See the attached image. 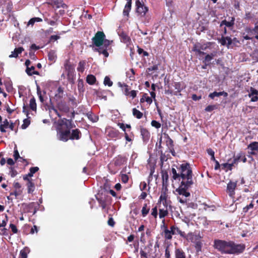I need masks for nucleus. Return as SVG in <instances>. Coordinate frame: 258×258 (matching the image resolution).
<instances>
[{
    "mask_svg": "<svg viewBox=\"0 0 258 258\" xmlns=\"http://www.w3.org/2000/svg\"><path fill=\"white\" fill-rule=\"evenodd\" d=\"M176 168L179 172V180L181 178L182 181L176 191L180 195L188 197L190 193L187 190L194 184L193 174L190 165L188 163H183L179 164Z\"/></svg>",
    "mask_w": 258,
    "mask_h": 258,
    "instance_id": "obj_1",
    "label": "nucleus"
},
{
    "mask_svg": "<svg viewBox=\"0 0 258 258\" xmlns=\"http://www.w3.org/2000/svg\"><path fill=\"white\" fill-rule=\"evenodd\" d=\"M214 247L222 253L237 254L241 253L245 246L243 244H236L232 241L215 239Z\"/></svg>",
    "mask_w": 258,
    "mask_h": 258,
    "instance_id": "obj_2",
    "label": "nucleus"
},
{
    "mask_svg": "<svg viewBox=\"0 0 258 258\" xmlns=\"http://www.w3.org/2000/svg\"><path fill=\"white\" fill-rule=\"evenodd\" d=\"M73 127H57V138L62 141L67 142L70 140L71 130Z\"/></svg>",
    "mask_w": 258,
    "mask_h": 258,
    "instance_id": "obj_3",
    "label": "nucleus"
},
{
    "mask_svg": "<svg viewBox=\"0 0 258 258\" xmlns=\"http://www.w3.org/2000/svg\"><path fill=\"white\" fill-rule=\"evenodd\" d=\"M105 35L103 32L98 31L92 38L93 44L97 47L102 45Z\"/></svg>",
    "mask_w": 258,
    "mask_h": 258,
    "instance_id": "obj_4",
    "label": "nucleus"
},
{
    "mask_svg": "<svg viewBox=\"0 0 258 258\" xmlns=\"http://www.w3.org/2000/svg\"><path fill=\"white\" fill-rule=\"evenodd\" d=\"M136 12L141 16H144L148 11V8L140 0L136 1Z\"/></svg>",
    "mask_w": 258,
    "mask_h": 258,
    "instance_id": "obj_5",
    "label": "nucleus"
},
{
    "mask_svg": "<svg viewBox=\"0 0 258 258\" xmlns=\"http://www.w3.org/2000/svg\"><path fill=\"white\" fill-rule=\"evenodd\" d=\"M74 127L75 125L73 123L72 119H67L66 118H63L58 120V125L57 127Z\"/></svg>",
    "mask_w": 258,
    "mask_h": 258,
    "instance_id": "obj_6",
    "label": "nucleus"
},
{
    "mask_svg": "<svg viewBox=\"0 0 258 258\" xmlns=\"http://www.w3.org/2000/svg\"><path fill=\"white\" fill-rule=\"evenodd\" d=\"M58 110L63 113H68L70 111V107L64 101H59L56 103Z\"/></svg>",
    "mask_w": 258,
    "mask_h": 258,
    "instance_id": "obj_7",
    "label": "nucleus"
},
{
    "mask_svg": "<svg viewBox=\"0 0 258 258\" xmlns=\"http://www.w3.org/2000/svg\"><path fill=\"white\" fill-rule=\"evenodd\" d=\"M237 185L236 182L230 181L227 186V190L230 197H232L235 194V189Z\"/></svg>",
    "mask_w": 258,
    "mask_h": 258,
    "instance_id": "obj_8",
    "label": "nucleus"
},
{
    "mask_svg": "<svg viewBox=\"0 0 258 258\" xmlns=\"http://www.w3.org/2000/svg\"><path fill=\"white\" fill-rule=\"evenodd\" d=\"M63 96V89L62 87H59L57 90V93L55 94L54 99L56 103L63 101L62 98Z\"/></svg>",
    "mask_w": 258,
    "mask_h": 258,
    "instance_id": "obj_9",
    "label": "nucleus"
},
{
    "mask_svg": "<svg viewBox=\"0 0 258 258\" xmlns=\"http://www.w3.org/2000/svg\"><path fill=\"white\" fill-rule=\"evenodd\" d=\"M82 134L79 129L73 130L70 133V140H79Z\"/></svg>",
    "mask_w": 258,
    "mask_h": 258,
    "instance_id": "obj_10",
    "label": "nucleus"
},
{
    "mask_svg": "<svg viewBox=\"0 0 258 258\" xmlns=\"http://www.w3.org/2000/svg\"><path fill=\"white\" fill-rule=\"evenodd\" d=\"M242 155L240 154L239 156L237 157V158H234L232 162L231 163H223L221 165V166L223 167V168H227L228 170H231L232 166L235 164H236L238 162V160H239L240 157Z\"/></svg>",
    "mask_w": 258,
    "mask_h": 258,
    "instance_id": "obj_11",
    "label": "nucleus"
},
{
    "mask_svg": "<svg viewBox=\"0 0 258 258\" xmlns=\"http://www.w3.org/2000/svg\"><path fill=\"white\" fill-rule=\"evenodd\" d=\"M50 4L53 7H55L56 8L62 7L66 8L67 7V5L63 3L62 0H51Z\"/></svg>",
    "mask_w": 258,
    "mask_h": 258,
    "instance_id": "obj_12",
    "label": "nucleus"
},
{
    "mask_svg": "<svg viewBox=\"0 0 258 258\" xmlns=\"http://www.w3.org/2000/svg\"><path fill=\"white\" fill-rule=\"evenodd\" d=\"M126 162V158L125 157L122 156H118L116 157L114 159V164L116 166H121Z\"/></svg>",
    "mask_w": 258,
    "mask_h": 258,
    "instance_id": "obj_13",
    "label": "nucleus"
},
{
    "mask_svg": "<svg viewBox=\"0 0 258 258\" xmlns=\"http://www.w3.org/2000/svg\"><path fill=\"white\" fill-rule=\"evenodd\" d=\"M140 132L143 140L144 141H148L150 137L149 132L146 128L141 127L140 129Z\"/></svg>",
    "mask_w": 258,
    "mask_h": 258,
    "instance_id": "obj_14",
    "label": "nucleus"
},
{
    "mask_svg": "<svg viewBox=\"0 0 258 258\" xmlns=\"http://www.w3.org/2000/svg\"><path fill=\"white\" fill-rule=\"evenodd\" d=\"M211 44V42H207L204 44L197 43L195 44L194 47H196L197 48H199L200 50H206L210 47Z\"/></svg>",
    "mask_w": 258,
    "mask_h": 258,
    "instance_id": "obj_15",
    "label": "nucleus"
},
{
    "mask_svg": "<svg viewBox=\"0 0 258 258\" xmlns=\"http://www.w3.org/2000/svg\"><path fill=\"white\" fill-rule=\"evenodd\" d=\"M176 166L177 165H173L171 168V172L173 174L172 178L174 180H179V172L178 171Z\"/></svg>",
    "mask_w": 258,
    "mask_h": 258,
    "instance_id": "obj_16",
    "label": "nucleus"
},
{
    "mask_svg": "<svg viewBox=\"0 0 258 258\" xmlns=\"http://www.w3.org/2000/svg\"><path fill=\"white\" fill-rule=\"evenodd\" d=\"M230 18L231 20L230 21H227L226 20H223L220 24V27L222 26L223 25H225L228 27H232L234 24L235 18L232 17Z\"/></svg>",
    "mask_w": 258,
    "mask_h": 258,
    "instance_id": "obj_17",
    "label": "nucleus"
},
{
    "mask_svg": "<svg viewBox=\"0 0 258 258\" xmlns=\"http://www.w3.org/2000/svg\"><path fill=\"white\" fill-rule=\"evenodd\" d=\"M222 95H223L224 97H227L228 96V93L224 91L220 92L215 91L212 93H210L209 95V97L211 99H214L215 97H219Z\"/></svg>",
    "mask_w": 258,
    "mask_h": 258,
    "instance_id": "obj_18",
    "label": "nucleus"
},
{
    "mask_svg": "<svg viewBox=\"0 0 258 258\" xmlns=\"http://www.w3.org/2000/svg\"><path fill=\"white\" fill-rule=\"evenodd\" d=\"M24 50L23 47H20L16 48L12 52L11 55H9V57H17L18 55L22 53V51Z\"/></svg>",
    "mask_w": 258,
    "mask_h": 258,
    "instance_id": "obj_19",
    "label": "nucleus"
},
{
    "mask_svg": "<svg viewBox=\"0 0 258 258\" xmlns=\"http://www.w3.org/2000/svg\"><path fill=\"white\" fill-rule=\"evenodd\" d=\"M172 234H176V232L173 231L172 230H169L166 228L164 230V236L165 239L170 240L172 238Z\"/></svg>",
    "mask_w": 258,
    "mask_h": 258,
    "instance_id": "obj_20",
    "label": "nucleus"
},
{
    "mask_svg": "<svg viewBox=\"0 0 258 258\" xmlns=\"http://www.w3.org/2000/svg\"><path fill=\"white\" fill-rule=\"evenodd\" d=\"M118 85L122 88V91L123 92L124 94L128 96L130 95V89L128 88V86L127 85L125 84H121L120 82L118 83Z\"/></svg>",
    "mask_w": 258,
    "mask_h": 258,
    "instance_id": "obj_21",
    "label": "nucleus"
},
{
    "mask_svg": "<svg viewBox=\"0 0 258 258\" xmlns=\"http://www.w3.org/2000/svg\"><path fill=\"white\" fill-rule=\"evenodd\" d=\"M132 7V2H127L126 4L123 11V15L124 16H128L129 15V12L131 11Z\"/></svg>",
    "mask_w": 258,
    "mask_h": 258,
    "instance_id": "obj_22",
    "label": "nucleus"
},
{
    "mask_svg": "<svg viewBox=\"0 0 258 258\" xmlns=\"http://www.w3.org/2000/svg\"><path fill=\"white\" fill-rule=\"evenodd\" d=\"M26 185L28 188V192L29 194L33 192L35 189V185L32 181L29 180V182H27Z\"/></svg>",
    "mask_w": 258,
    "mask_h": 258,
    "instance_id": "obj_23",
    "label": "nucleus"
},
{
    "mask_svg": "<svg viewBox=\"0 0 258 258\" xmlns=\"http://www.w3.org/2000/svg\"><path fill=\"white\" fill-rule=\"evenodd\" d=\"M96 78L92 75H89L86 78L87 82L90 85H93L96 82Z\"/></svg>",
    "mask_w": 258,
    "mask_h": 258,
    "instance_id": "obj_24",
    "label": "nucleus"
},
{
    "mask_svg": "<svg viewBox=\"0 0 258 258\" xmlns=\"http://www.w3.org/2000/svg\"><path fill=\"white\" fill-rule=\"evenodd\" d=\"M86 65V61L84 60L79 62L77 70L78 72L83 73L85 70V66Z\"/></svg>",
    "mask_w": 258,
    "mask_h": 258,
    "instance_id": "obj_25",
    "label": "nucleus"
},
{
    "mask_svg": "<svg viewBox=\"0 0 258 258\" xmlns=\"http://www.w3.org/2000/svg\"><path fill=\"white\" fill-rule=\"evenodd\" d=\"M30 250L27 247H25L20 251V258H27V253L29 252Z\"/></svg>",
    "mask_w": 258,
    "mask_h": 258,
    "instance_id": "obj_26",
    "label": "nucleus"
},
{
    "mask_svg": "<svg viewBox=\"0 0 258 258\" xmlns=\"http://www.w3.org/2000/svg\"><path fill=\"white\" fill-rule=\"evenodd\" d=\"M48 57L49 60L51 61H55L56 58L55 52L54 51L51 50L48 53Z\"/></svg>",
    "mask_w": 258,
    "mask_h": 258,
    "instance_id": "obj_27",
    "label": "nucleus"
},
{
    "mask_svg": "<svg viewBox=\"0 0 258 258\" xmlns=\"http://www.w3.org/2000/svg\"><path fill=\"white\" fill-rule=\"evenodd\" d=\"M175 258H185L184 252L179 249H177L175 250Z\"/></svg>",
    "mask_w": 258,
    "mask_h": 258,
    "instance_id": "obj_28",
    "label": "nucleus"
},
{
    "mask_svg": "<svg viewBox=\"0 0 258 258\" xmlns=\"http://www.w3.org/2000/svg\"><path fill=\"white\" fill-rule=\"evenodd\" d=\"M133 114L134 116L138 119L141 118L143 116V113L135 108L133 109Z\"/></svg>",
    "mask_w": 258,
    "mask_h": 258,
    "instance_id": "obj_29",
    "label": "nucleus"
},
{
    "mask_svg": "<svg viewBox=\"0 0 258 258\" xmlns=\"http://www.w3.org/2000/svg\"><path fill=\"white\" fill-rule=\"evenodd\" d=\"M119 135V132L117 130H110L108 133V136L112 138H116Z\"/></svg>",
    "mask_w": 258,
    "mask_h": 258,
    "instance_id": "obj_30",
    "label": "nucleus"
},
{
    "mask_svg": "<svg viewBox=\"0 0 258 258\" xmlns=\"http://www.w3.org/2000/svg\"><path fill=\"white\" fill-rule=\"evenodd\" d=\"M52 18L53 19V20H47L48 24L51 26L56 25H57V21L59 18L58 16H57V15H55Z\"/></svg>",
    "mask_w": 258,
    "mask_h": 258,
    "instance_id": "obj_31",
    "label": "nucleus"
},
{
    "mask_svg": "<svg viewBox=\"0 0 258 258\" xmlns=\"http://www.w3.org/2000/svg\"><path fill=\"white\" fill-rule=\"evenodd\" d=\"M248 148L250 149L251 150L258 151V142H252L248 145Z\"/></svg>",
    "mask_w": 258,
    "mask_h": 258,
    "instance_id": "obj_32",
    "label": "nucleus"
},
{
    "mask_svg": "<svg viewBox=\"0 0 258 258\" xmlns=\"http://www.w3.org/2000/svg\"><path fill=\"white\" fill-rule=\"evenodd\" d=\"M30 108L33 110H36V103L35 101V99L34 97L31 98L30 100V104H29Z\"/></svg>",
    "mask_w": 258,
    "mask_h": 258,
    "instance_id": "obj_33",
    "label": "nucleus"
},
{
    "mask_svg": "<svg viewBox=\"0 0 258 258\" xmlns=\"http://www.w3.org/2000/svg\"><path fill=\"white\" fill-rule=\"evenodd\" d=\"M150 210V208L147 207V205L146 204H144L142 209V214L143 217H145L148 214Z\"/></svg>",
    "mask_w": 258,
    "mask_h": 258,
    "instance_id": "obj_34",
    "label": "nucleus"
},
{
    "mask_svg": "<svg viewBox=\"0 0 258 258\" xmlns=\"http://www.w3.org/2000/svg\"><path fill=\"white\" fill-rule=\"evenodd\" d=\"M168 214V211L167 209H160L159 210V218L162 219L164 218Z\"/></svg>",
    "mask_w": 258,
    "mask_h": 258,
    "instance_id": "obj_35",
    "label": "nucleus"
},
{
    "mask_svg": "<svg viewBox=\"0 0 258 258\" xmlns=\"http://www.w3.org/2000/svg\"><path fill=\"white\" fill-rule=\"evenodd\" d=\"M104 84L106 86L107 85L109 87H111L112 84H113V83L110 80V78H109V77L108 76H106L104 78Z\"/></svg>",
    "mask_w": 258,
    "mask_h": 258,
    "instance_id": "obj_36",
    "label": "nucleus"
},
{
    "mask_svg": "<svg viewBox=\"0 0 258 258\" xmlns=\"http://www.w3.org/2000/svg\"><path fill=\"white\" fill-rule=\"evenodd\" d=\"M192 51H195L196 53V54L198 55L199 56H201L206 54L205 52L202 50H200L199 48H197L196 47H193Z\"/></svg>",
    "mask_w": 258,
    "mask_h": 258,
    "instance_id": "obj_37",
    "label": "nucleus"
},
{
    "mask_svg": "<svg viewBox=\"0 0 258 258\" xmlns=\"http://www.w3.org/2000/svg\"><path fill=\"white\" fill-rule=\"evenodd\" d=\"M217 108V107L216 105H209L206 107L205 110L207 112H211Z\"/></svg>",
    "mask_w": 258,
    "mask_h": 258,
    "instance_id": "obj_38",
    "label": "nucleus"
},
{
    "mask_svg": "<svg viewBox=\"0 0 258 258\" xmlns=\"http://www.w3.org/2000/svg\"><path fill=\"white\" fill-rule=\"evenodd\" d=\"M202 243L200 241L196 242L195 248L197 252L201 251Z\"/></svg>",
    "mask_w": 258,
    "mask_h": 258,
    "instance_id": "obj_39",
    "label": "nucleus"
},
{
    "mask_svg": "<svg viewBox=\"0 0 258 258\" xmlns=\"http://www.w3.org/2000/svg\"><path fill=\"white\" fill-rule=\"evenodd\" d=\"M137 51L139 54H141L142 53H143L144 56H148L149 55V53L148 52L144 51V49H143L141 48H140L139 47H138Z\"/></svg>",
    "mask_w": 258,
    "mask_h": 258,
    "instance_id": "obj_40",
    "label": "nucleus"
},
{
    "mask_svg": "<svg viewBox=\"0 0 258 258\" xmlns=\"http://www.w3.org/2000/svg\"><path fill=\"white\" fill-rule=\"evenodd\" d=\"M151 125L157 129L161 127L160 123L154 120L151 121Z\"/></svg>",
    "mask_w": 258,
    "mask_h": 258,
    "instance_id": "obj_41",
    "label": "nucleus"
},
{
    "mask_svg": "<svg viewBox=\"0 0 258 258\" xmlns=\"http://www.w3.org/2000/svg\"><path fill=\"white\" fill-rule=\"evenodd\" d=\"M213 58L211 57V56L209 55L208 54H207L205 57V59L204 60H203V63H210V61H211V60Z\"/></svg>",
    "mask_w": 258,
    "mask_h": 258,
    "instance_id": "obj_42",
    "label": "nucleus"
},
{
    "mask_svg": "<svg viewBox=\"0 0 258 258\" xmlns=\"http://www.w3.org/2000/svg\"><path fill=\"white\" fill-rule=\"evenodd\" d=\"M24 123L22 125V128L23 129L26 128L30 124V121L28 119H25L23 121Z\"/></svg>",
    "mask_w": 258,
    "mask_h": 258,
    "instance_id": "obj_43",
    "label": "nucleus"
},
{
    "mask_svg": "<svg viewBox=\"0 0 258 258\" xmlns=\"http://www.w3.org/2000/svg\"><path fill=\"white\" fill-rule=\"evenodd\" d=\"M162 180L163 184L165 182H167L168 180V174L167 172H165V173H163L162 174Z\"/></svg>",
    "mask_w": 258,
    "mask_h": 258,
    "instance_id": "obj_44",
    "label": "nucleus"
},
{
    "mask_svg": "<svg viewBox=\"0 0 258 258\" xmlns=\"http://www.w3.org/2000/svg\"><path fill=\"white\" fill-rule=\"evenodd\" d=\"M121 181L124 183L127 182L128 180V176L125 174H122L121 176Z\"/></svg>",
    "mask_w": 258,
    "mask_h": 258,
    "instance_id": "obj_45",
    "label": "nucleus"
},
{
    "mask_svg": "<svg viewBox=\"0 0 258 258\" xmlns=\"http://www.w3.org/2000/svg\"><path fill=\"white\" fill-rule=\"evenodd\" d=\"M111 42H112V41H109L104 38L102 45H103L106 48H107V47H108L110 45Z\"/></svg>",
    "mask_w": 258,
    "mask_h": 258,
    "instance_id": "obj_46",
    "label": "nucleus"
},
{
    "mask_svg": "<svg viewBox=\"0 0 258 258\" xmlns=\"http://www.w3.org/2000/svg\"><path fill=\"white\" fill-rule=\"evenodd\" d=\"M21 193H22V190L21 189H19V190L16 189L15 191L11 192L10 194V195H11V196L14 195L15 196V197L17 198V197L18 196H20L21 194Z\"/></svg>",
    "mask_w": 258,
    "mask_h": 258,
    "instance_id": "obj_47",
    "label": "nucleus"
},
{
    "mask_svg": "<svg viewBox=\"0 0 258 258\" xmlns=\"http://www.w3.org/2000/svg\"><path fill=\"white\" fill-rule=\"evenodd\" d=\"M151 215L155 218H156L158 215L157 208V207H154L152 209Z\"/></svg>",
    "mask_w": 258,
    "mask_h": 258,
    "instance_id": "obj_48",
    "label": "nucleus"
},
{
    "mask_svg": "<svg viewBox=\"0 0 258 258\" xmlns=\"http://www.w3.org/2000/svg\"><path fill=\"white\" fill-rule=\"evenodd\" d=\"M34 69L35 68L33 66H31L30 68L27 67L26 72L29 76H32V71H34Z\"/></svg>",
    "mask_w": 258,
    "mask_h": 258,
    "instance_id": "obj_49",
    "label": "nucleus"
},
{
    "mask_svg": "<svg viewBox=\"0 0 258 258\" xmlns=\"http://www.w3.org/2000/svg\"><path fill=\"white\" fill-rule=\"evenodd\" d=\"M88 118L93 122H96L98 120V117L92 114L88 115Z\"/></svg>",
    "mask_w": 258,
    "mask_h": 258,
    "instance_id": "obj_50",
    "label": "nucleus"
},
{
    "mask_svg": "<svg viewBox=\"0 0 258 258\" xmlns=\"http://www.w3.org/2000/svg\"><path fill=\"white\" fill-rule=\"evenodd\" d=\"M187 208H190L194 209H196L198 208L197 204L192 202L188 203V204H187Z\"/></svg>",
    "mask_w": 258,
    "mask_h": 258,
    "instance_id": "obj_51",
    "label": "nucleus"
},
{
    "mask_svg": "<svg viewBox=\"0 0 258 258\" xmlns=\"http://www.w3.org/2000/svg\"><path fill=\"white\" fill-rule=\"evenodd\" d=\"M245 31L249 35H253L255 34L254 31H253V28L250 27H246L245 28Z\"/></svg>",
    "mask_w": 258,
    "mask_h": 258,
    "instance_id": "obj_52",
    "label": "nucleus"
},
{
    "mask_svg": "<svg viewBox=\"0 0 258 258\" xmlns=\"http://www.w3.org/2000/svg\"><path fill=\"white\" fill-rule=\"evenodd\" d=\"M240 154H241L242 155L241 156V157H240L239 160H238V162L239 161H242L243 162H245L246 161V158H245V157L244 155V154L243 153H240L238 154L236 156V157H235V158H237V157L239 156Z\"/></svg>",
    "mask_w": 258,
    "mask_h": 258,
    "instance_id": "obj_53",
    "label": "nucleus"
},
{
    "mask_svg": "<svg viewBox=\"0 0 258 258\" xmlns=\"http://www.w3.org/2000/svg\"><path fill=\"white\" fill-rule=\"evenodd\" d=\"M258 95V91L251 87L250 88V92L248 94V96L249 95L252 96V95Z\"/></svg>",
    "mask_w": 258,
    "mask_h": 258,
    "instance_id": "obj_54",
    "label": "nucleus"
},
{
    "mask_svg": "<svg viewBox=\"0 0 258 258\" xmlns=\"http://www.w3.org/2000/svg\"><path fill=\"white\" fill-rule=\"evenodd\" d=\"M160 201H164V202H163V204L164 205H165L167 204L166 196L165 194H161V195L160 197Z\"/></svg>",
    "mask_w": 258,
    "mask_h": 258,
    "instance_id": "obj_55",
    "label": "nucleus"
},
{
    "mask_svg": "<svg viewBox=\"0 0 258 258\" xmlns=\"http://www.w3.org/2000/svg\"><path fill=\"white\" fill-rule=\"evenodd\" d=\"M172 229L173 231L176 232V233L181 234V231L178 228H177L176 227H175L174 226H172L170 227V230H172Z\"/></svg>",
    "mask_w": 258,
    "mask_h": 258,
    "instance_id": "obj_56",
    "label": "nucleus"
},
{
    "mask_svg": "<svg viewBox=\"0 0 258 258\" xmlns=\"http://www.w3.org/2000/svg\"><path fill=\"white\" fill-rule=\"evenodd\" d=\"M147 187V184L145 182H141L140 185V188L141 190L143 191L146 189Z\"/></svg>",
    "mask_w": 258,
    "mask_h": 258,
    "instance_id": "obj_57",
    "label": "nucleus"
},
{
    "mask_svg": "<svg viewBox=\"0 0 258 258\" xmlns=\"http://www.w3.org/2000/svg\"><path fill=\"white\" fill-rule=\"evenodd\" d=\"M10 227L11 228V229H12V232L14 233H17L18 232V229H17L16 226L14 224H11L10 225Z\"/></svg>",
    "mask_w": 258,
    "mask_h": 258,
    "instance_id": "obj_58",
    "label": "nucleus"
},
{
    "mask_svg": "<svg viewBox=\"0 0 258 258\" xmlns=\"http://www.w3.org/2000/svg\"><path fill=\"white\" fill-rule=\"evenodd\" d=\"M219 42L222 45L224 46L227 45L226 39H225V37H222V38L219 40Z\"/></svg>",
    "mask_w": 258,
    "mask_h": 258,
    "instance_id": "obj_59",
    "label": "nucleus"
},
{
    "mask_svg": "<svg viewBox=\"0 0 258 258\" xmlns=\"http://www.w3.org/2000/svg\"><path fill=\"white\" fill-rule=\"evenodd\" d=\"M14 158L15 159V160L16 161L19 158H21V157L19 155V153L17 150V149H15V150H14Z\"/></svg>",
    "mask_w": 258,
    "mask_h": 258,
    "instance_id": "obj_60",
    "label": "nucleus"
},
{
    "mask_svg": "<svg viewBox=\"0 0 258 258\" xmlns=\"http://www.w3.org/2000/svg\"><path fill=\"white\" fill-rule=\"evenodd\" d=\"M144 97H145V101L149 103V104H151L152 103V99L151 97L148 96L147 94H144Z\"/></svg>",
    "mask_w": 258,
    "mask_h": 258,
    "instance_id": "obj_61",
    "label": "nucleus"
},
{
    "mask_svg": "<svg viewBox=\"0 0 258 258\" xmlns=\"http://www.w3.org/2000/svg\"><path fill=\"white\" fill-rule=\"evenodd\" d=\"M121 38L123 39L124 42H127L130 40V38L124 33L121 34Z\"/></svg>",
    "mask_w": 258,
    "mask_h": 258,
    "instance_id": "obj_62",
    "label": "nucleus"
},
{
    "mask_svg": "<svg viewBox=\"0 0 258 258\" xmlns=\"http://www.w3.org/2000/svg\"><path fill=\"white\" fill-rule=\"evenodd\" d=\"M175 89L177 90V92H180L182 89L180 84L179 83H175L174 85Z\"/></svg>",
    "mask_w": 258,
    "mask_h": 258,
    "instance_id": "obj_63",
    "label": "nucleus"
},
{
    "mask_svg": "<svg viewBox=\"0 0 258 258\" xmlns=\"http://www.w3.org/2000/svg\"><path fill=\"white\" fill-rule=\"evenodd\" d=\"M248 96L251 98V101L255 102L258 100V95H249Z\"/></svg>",
    "mask_w": 258,
    "mask_h": 258,
    "instance_id": "obj_64",
    "label": "nucleus"
}]
</instances>
